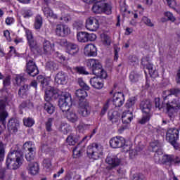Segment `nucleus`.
I'll return each instance as SVG.
<instances>
[{
  "mask_svg": "<svg viewBox=\"0 0 180 180\" xmlns=\"http://www.w3.org/2000/svg\"><path fill=\"white\" fill-rule=\"evenodd\" d=\"M86 65L92 74L96 75V77L90 79L89 82L91 86L95 89H102L103 88V82L99 80L98 78L106 79L108 77V73L102 68V64L98 59H89L86 62Z\"/></svg>",
  "mask_w": 180,
  "mask_h": 180,
  "instance_id": "nucleus-1",
  "label": "nucleus"
},
{
  "mask_svg": "<svg viewBox=\"0 0 180 180\" xmlns=\"http://www.w3.org/2000/svg\"><path fill=\"white\" fill-rule=\"evenodd\" d=\"M25 158L23 152L19 147L11 148L6 159V167L8 169H18L22 167Z\"/></svg>",
  "mask_w": 180,
  "mask_h": 180,
  "instance_id": "nucleus-2",
  "label": "nucleus"
},
{
  "mask_svg": "<svg viewBox=\"0 0 180 180\" xmlns=\"http://www.w3.org/2000/svg\"><path fill=\"white\" fill-rule=\"evenodd\" d=\"M162 148H158L155 151L154 160L157 164H167L172 167V165H179L180 158L174 155H164Z\"/></svg>",
  "mask_w": 180,
  "mask_h": 180,
  "instance_id": "nucleus-3",
  "label": "nucleus"
},
{
  "mask_svg": "<svg viewBox=\"0 0 180 180\" xmlns=\"http://www.w3.org/2000/svg\"><path fill=\"white\" fill-rule=\"evenodd\" d=\"M39 82L41 84L42 89H45L44 99L46 102L51 101V99H57L58 98V90L54 87L49 86V80L44 78L42 75L37 77Z\"/></svg>",
  "mask_w": 180,
  "mask_h": 180,
  "instance_id": "nucleus-4",
  "label": "nucleus"
},
{
  "mask_svg": "<svg viewBox=\"0 0 180 180\" xmlns=\"http://www.w3.org/2000/svg\"><path fill=\"white\" fill-rule=\"evenodd\" d=\"M112 4L105 0L96 1L92 6V12L94 13H105V15H112Z\"/></svg>",
  "mask_w": 180,
  "mask_h": 180,
  "instance_id": "nucleus-5",
  "label": "nucleus"
},
{
  "mask_svg": "<svg viewBox=\"0 0 180 180\" xmlns=\"http://www.w3.org/2000/svg\"><path fill=\"white\" fill-rule=\"evenodd\" d=\"M86 153L89 158H91L92 160H98L99 157L102 155L103 148H102V146L96 143H93L87 147Z\"/></svg>",
  "mask_w": 180,
  "mask_h": 180,
  "instance_id": "nucleus-6",
  "label": "nucleus"
},
{
  "mask_svg": "<svg viewBox=\"0 0 180 180\" xmlns=\"http://www.w3.org/2000/svg\"><path fill=\"white\" fill-rule=\"evenodd\" d=\"M72 105L71 96L70 94H65L61 96L58 100V106L62 110L63 113H66L70 110V108Z\"/></svg>",
  "mask_w": 180,
  "mask_h": 180,
  "instance_id": "nucleus-7",
  "label": "nucleus"
},
{
  "mask_svg": "<svg viewBox=\"0 0 180 180\" xmlns=\"http://www.w3.org/2000/svg\"><path fill=\"white\" fill-rule=\"evenodd\" d=\"M166 109L167 115L170 119L174 117V113L178 112L180 109V102L179 99H173L172 101H168L166 103Z\"/></svg>",
  "mask_w": 180,
  "mask_h": 180,
  "instance_id": "nucleus-8",
  "label": "nucleus"
},
{
  "mask_svg": "<svg viewBox=\"0 0 180 180\" xmlns=\"http://www.w3.org/2000/svg\"><path fill=\"white\" fill-rule=\"evenodd\" d=\"M25 148H27L28 153L25 155V158L28 162H34V155L36 154V148L32 141H27L24 143Z\"/></svg>",
  "mask_w": 180,
  "mask_h": 180,
  "instance_id": "nucleus-9",
  "label": "nucleus"
},
{
  "mask_svg": "<svg viewBox=\"0 0 180 180\" xmlns=\"http://www.w3.org/2000/svg\"><path fill=\"white\" fill-rule=\"evenodd\" d=\"M55 33L58 37H67V36L71 34V29L67 25L58 24L56 25Z\"/></svg>",
  "mask_w": 180,
  "mask_h": 180,
  "instance_id": "nucleus-10",
  "label": "nucleus"
},
{
  "mask_svg": "<svg viewBox=\"0 0 180 180\" xmlns=\"http://www.w3.org/2000/svg\"><path fill=\"white\" fill-rule=\"evenodd\" d=\"M25 34L28 46L31 51H32V53H34V51H36L39 47V46L37 45V41L34 39V37H33V34H32V31L26 30Z\"/></svg>",
  "mask_w": 180,
  "mask_h": 180,
  "instance_id": "nucleus-11",
  "label": "nucleus"
},
{
  "mask_svg": "<svg viewBox=\"0 0 180 180\" xmlns=\"http://www.w3.org/2000/svg\"><path fill=\"white\" fill-rule=\"evenodd\" d=\"M110 146L112 148H122L126 146V139L123 136L112 137L110 140Z\"/></svg>",
  "mask_w": 180,
  "mask_h": 180,
  "instance_id": "nucleus-12",
  "label": "nucleus"
},
{
  "mask_svg": "<svg viewBox=\"0 0 180 180\" xmlns=\"http://www.w3.org/2000/svg\"><path fill=\"white\" fill-rule=\"evenodd\" d=\"M25 71L30 77H36V75H39V69L33 60H30L27 63Z\"/></svg>",
  "mask_w": 180,
  "mask_h": 180,
  "instance_id": "nucleus-13",
  "label": "nucleus"
},
{
  "mask_svg": "<svg viewBox=\"0 0 180 180\" xmlns=\"http://www.w3.org/2000/svg\"><path fill=\"white\" fill-rule=\"evenodd\" d=\"M179 139V131L176 128L169 129L166 134V140L169 143L178 141Z\"/></svg>",
  "mask_w": 180,
  "mask_h": 180,
  "instance_id": "nucleus-14",
  "label": "nucleus"
},
{
  "mask_svg": "<svg viewBox=\"0 0 180 180\" xmlns=\"http://www.w3.org/2000/svg\"><path fill=\"white\" fill-rule=\"evenodd\" d=\"M86 27L91 32H96L99 29V20L94 17H90L86 21Z\"/></svg>",
  "mask_w": 180,
  "mask_h": 180,
  "instance_id": "nucleus-15",
  "label": "nucleus"
},
{
  "mask_svg": "<svg viewBox=\"0 0 180 180\" xmlns=\"http://www.w3.org/2000/svg\"><path fill=\"white\" fill-rule=\"evenodd\" d=\"M92 108L89 105V103L84 102L79 103V114L83 117H88L91 115Z\"/></svg>",
  "mask_w": 180,
  "mask_h": 180,
  "instance_id": "nucleus-16",
  "label": "nucleus"
},
{
  "mask_svg": "<svg viewBox=\"0 0 180 180\" xmlns=\"http://www.w3.org/2000/svg\"><path fill=\"white\" fill-rule=\"evenodd\" d=\"M20 126V122L18 118H11L8 120L7 127L11 133H18V130Z\"/></svg>",
  "mask_w": 180,
  "mask_h": 180,
  "instance_id": "nucleus-17",
  "label": "nucleus"
},
{
  "mask_svg": "<svg viewBox=\"0 0 180 180\" xmlns=\"http://www.w3.org/2000/svg\"><path fill=\"white\" fill-rule=\"evenodd\" d=\"M112 103L115 108H120L124 103V94L122 92L115 93L112 97Z\"/></svg>",
  "mask_w": 180,
  "mask_h": 180,
  "instance_id": "nucleus-18",
  "label": "nucleus"
},
{
  "mask_svg": "<svg viewBox=\"0 0 180 180\" xmlns=\"http://www.w3.org/2000/svg\"><path fill=\"white\" fill-rule=\"evenodd\" d=\"M5 108H6L5 103L0 102V123L4 127H6V117H8V115Z\"/></svg>",
  "mask_w": 180,
  "mask_h": 180,
  "instance_id": "nucleus-19",
  "label": "nucleus"
},
{
  "mask_svg": "<svg viewBox=\"0 0 180 180\" xmlns=\"http://www.w3.org/2000/svg\"><path fill=\"white\" fill-rule=\"evenodd\" d=\"M84 54L87 57H96L98 56L96 46L92 44L86 45L84 47Z\"/></svg>",
  "mask_w": 180,
  "mask_h": 180,
  "instance_id": "nucleus-20",
  "label": "nucleus"
},
{
  "mask_svg": "<svg viewBox=\"0 0 180 180\" xmlns=\"http://www.w3.org/2000/svg\"><path fill=\"white\" fill-rule=\"evenodd\" d=\"M5 159V148L0 146V179H4L6 174V169L2 167V161Z\"/></svg>",
  "mask_w": 180,
  "mask_h": 180,
  "instance_id": "nucleus-21",
  "label": "nucleus"
},
{
  "mask_svg": "<svg viewBox=\"0 0 180 180\" xmlns=\"http://www.w3.org/2000/svg\"><path fill=\"white\" fill-rule=\"evenodd\" d=\"M153 105H151V101L149 100L143 101L140 103V109L143 113L145 114H152L151 108Z\"/></svg>",
  "mask_w": 180,
  "mask_h": 180,
  "instance_id": "nucleus-22",
  "label": "nucleus"
},
{
  "mask_svg": "<svg viewBox=\"0 0 180 180\" xmlns=\"http://www.w3.org/2000/svg\"><path fill=\"white\" fill-rule=\"evenodd\" d=\"M105 162L110 165L111 168H115L120 165L121 160L117 156H108L105 159Z\"/></svg>",
  "mask_w": 180,
  "mask_h": 180,
  "instance_id": "nucleus-23",
  "label": "nucleus"
},
{
  "mask_svg": "<svg viewBox=\"0 0 180 180\" xmlns=\"http://www.w3.org/2000/svg\"><path fill=\"white\" fill-rule=\"evenodd\" d=\"M67 74L64 72H59L55 77V82L58 85H65L67 84Z\"/></svg>",
  "mask_w": 180,
  "mask_h": 180,
  "instance_id": "nucleus-24",
  "label": "nucleus"
},
{
  "mask_svg": "<svg viewBox=\"0 0 180 180\" xmlns=\"http://www.w3.org/2000/svg\"><path fill=\"white\" fill-rule=\"evenodd\" d=\"M27 171L31 175H37L40 171V167L37 162H30L27 167Z\"/></svg>",
  "mask_w": 180,
  "mask_h": 180,
  "instance_id": "nucleus-25",
  "label": "nucleus"
},
{
  "mask_svg": "<svg viewBox=\"0 0 180 180\" xmlns=\"http://www.w3.org/2000/svg\"><path fill=\"white\" fill-rule=\"evenodd\" d=\"M79 51V49L78 48V45L72 42H69L68 46L66 47V51L68 53V54H70V56H75Z\"/></svg>",
  "mask_w": 180,
  "mask_h": 180,
  "instance_id": "nucleus-26",
  "label": "nucleus"
},
{
  "mask_svg": "<svg viewBox=\"0 0 180 180\" xmlns=\"http://www.w3.org/2000/svg\"><path fill=\"white\" fill-rule=\"evenodd\" d=\"M141 65H143L144 68L148 70L150 75H153L155 74V70L153 67V64L148 62V59L147 58H143L141 59Z\"/></svg>",
  "mask_w": 180,
  "mask_h": 180,
  "instance_id": "nucleus-27",
  "label": "nucleus"
},
{
  "mask_svg": "<svg viewBox=\"0 0 180 180\" xmlns=\"http://www.w3.org/2000/svg\"><path fill=\"white\" fill-rule=\"evenodd\" d=\"M69 122L71 123H75L78 122V115L74 110H70L64 114Z\"/></svg>",
  "mask_w": 180,
  "mask_h": 180,
  "instance_id": "nucleus-28",
  "label": "nucleus"
},
{
  "mask_svg": "<svg viewBox=\"0 0 180 180\" xmlns=\"http://www.w3.org/2000/svg\"><path fill=\"white\" fill-rule=\"evenodd\" d=\"M42 11L44 12V14L46 18H52V19H58V17L57 16V14H55L53 12V10L49 7V6H42Z\"/></svg>",
  "mask_w": 180,
  "mask_h": 180,
  "instance_id": "nucleus-29",
  "label": "nucleus"
},
{
  "mask_svg": "<svg viewBox=\"0 0 180 180\" xmlns=\"http://www.w3.org/2000/svg\"><path fill=\"white\" fill-rule=\"evenodd\" d=\"M108 120L112 122V123H117V122L120 120V113L117 111L108 112Z\"/></svg>",
  "mask_w": 180,
  "mask_h": 180,
  "instance_id": "nucleus-30",
  "label": "nucleus"
},
{
  "mask_svg": "<svg viewBox=\"0 0 180 180\" xmlns=\"http://www.w3.org/2000/svg\"><path fill=\"white\" fill-rule=\"evenodd\" d=\"M87 90H84V89H79L76 90L75 91V96L77 97V99H79V102H82L86 96H88V93H86Z\"/></svg>",
  "mask_w": 180,
  "mask_h": 180,
  "instance_id": "nucleus-31",
  "label": "nucleus"
},
{
  "mask_svg": "<svg viewBox=\"0 0 180 180\" xmlns=\"http://www.w3.org/2000/svg\"><path fill=\"white\" fill-rule=\"evenodd\" d=\"M44 109L49 115H53V113L56 112V107H54V105L50 101H46V103H44Z\"/></svg>",
  "mask_w": 180,
  "mask_h": 180,
  "instance_id": "nucleus-32",
  "label": "nucleus"
},
{
  "mask_svg": "<svg viewBox=\"0 0 180 180\" xmlns=\"http://www.w3.org/2000/svg\"><path fill=\"white\" fill-rule=\"evenodd\" d=\"M122 123L124 124H129L133 120V112L127 111V112H123L122 115Z\"/></svg>",
  "mask_w": 180,
  "mask_h": 180,
  "instance_id": "nucleus-33",
  "label": "nucleus"
},
{
  "mask_svg": "<svg viewBox=\"0 0 180 180\" xmlns=\"http://www.w3.org/2000/svg\"><path fill=\"white\" fill-rule=\"evenodd\" d=\"M30 88V86H29V84H23L22 86H21L18 90L19 96H20V98L26 96L27 95V92L29 91Z\"/></svg>",
  "mask_w": 180,
  "mask_h": 180,
  "instance_id": "nucleus-34",
  "label": "nucleus"
},
{
  "mask_svg": "<svg viewBox=\"0 0 180 180\" xmlns=\"http://www.w3.org/2000/svg\"><path fill=\"white\" fill-rule=\"evenodd\" d=\"M54 47V44H51V42L47 39H44L43 41V49L45 54H47V53H50L51 51V49Z\"/></svg>",
  "mask_w": 180,
  "mask_h": 180,
  "instance_id": "nucleus-35",
  "label": "nucleus"
},
{
  "mask_svg": "<svg viewBox=\"0 0 180 180\" xmlns=\"http://www.w3.org/2000/svg\"><path fill=\"white\" fill-rule=\"evenodd\" d=\"M78 41L80 43H86L88 42V32H80L77 34Z\"/></svg>",
  "mask_w": 180,
  "mask_h": 180,
  "instance_id": "nucleus-36",
  "label": "nucleus"
},
{
  "mask_svg": "<svg viewBox=\"0 0 180 180\" xmlns=\"http://www.w3.org/2000/svg\"><path fill=\"white\" fill-rule=\"evenodd\" d=\"M34 105L30 100H26L25 101H22L21 104L19 105V109L20 110H23V109H33Z\"/></svg>",
  "mask_w": 180,
  "mask_h": 180,
  "instance_id": "nucleus-37",
  "label": "nucleus"
},
{
  "mask_svg": "<svg viewBox=\"0 0 180 180\" xmlns=\"http://www.w3.org/2000/svg\"><path fill=\"white\" fill-rule=\"evenodd\" d=\"M79 138V136L75 137V135H74V134H71L66 139V142L69 144V146H75V144H77V143L78 142Z\"/></svg>",
  "mask_w": 180,
  "mask_h": 180,
  "instance_id": "nucleus-38",
  "label": "nucleus"
},
{
  "mask_svg": "<svg viewBox=\"0 0 180 180\" xmlns=\"http://www.w3.org/2000/svg\"><path fill=\"white\" fill-rule=\"evenodd\" d=\"M46 68L50 71H57L58 70V64L53 61H49L46 63Z\"/></svg>",
  "mask_w": 180,
  "mask_h": 180,
  "instance_id": "nucleus-39",
  "label": "nucleus"
},
{
  "mask_svg": "<svg viewBox=\"0 0 180 180\" xmlns=\"http://www.w3.org/2000/svg\"><path fill=\"white\" fill-rule=\"evenodd\" d=\"M140 78H141V75L136 71H132L129 75V79L132 82H139Z\"/></svg>",
  "mask_w": 180,
  "mask_h": 180,
  "instance_id": "nucleus-40",
  "label": "nucleus"
},
{
  "mask_svg": "<svg viewBox=\"0 0 180 180\" xmlns=\"http://www.w3.org/2000/svg\"><path fill=\"white\" fill-rule=\"evenodd\" d=\"M43 25V18H41V15H38L35 18V22H34V28L37 30L41 27Z\"/></svg>",
  "mask_w": 180,
  "mask_h": 180,
  "instance_id": "nucleus-41",
  "label": "nucleus"
},
{
  "mask_svg": "<svg viewBox=\"0 0 180 180\" xmlns=\"http://www.w3.org/2000/svg\"><path fill=\"white\" fill-rule=\"evenodd\" d=\"M15 81L16 85H18V86H20V85H25V81H26V78L22 75H18L16 76Z\"/></svg>",
  "mask_w": 180,
  "mask_h": 180,
  "instance_id": "nucleus-42",
  "label": "nucleus"
},
{
  "mask_svg": "<svg viewBox=\"0 0 180 180\" xmlns=\"http://www.w3.org/2000/svg\"><path fill=\"white\" fill-rule=\"evenodd\" d=\"M77 84L80 86V88H82V89H84V91H89V89H91L89 86H88V84L85 83L83 78L77 79Z\"/></svg>",
  "mask_w": 180,
  "mask_h": 180,
  "instance_id": "nucleus-43",
  "label": "nucleus"
},
{
  "mask_svg": "<svg viewBox=\"0 0 180 180\" xmlns=\"http://www.w3.org/2000/svg\"><path fill=\"white\" fill-rule=\"evenodd\" d=\"M151 116H153V114L143 115L142 118L139 120V123H140V124H146L147 122H150V119H151Z\"/></svg>",
  "mask_w": 180,
  "mask_h": 180,
  "instance_id": "nucleus-44",
  "label": "nucleus"
},
{
  "mask_svg": "<svg viewBox=\"0 0 180 180\" xmlns=\"http://www.w3.org/2000/svg\"><path fill=\"white\" fill-rule=\"evenodd\" d=\"M73 70L77 72V74H82L83 75H88V72L86 71V70L85 69L84 67L82 66H77L73 68Z\"/></svg>",
  "mask_w": 180,
  "mask_h": 180,
  "instance_id": "nucleus-45",
  "label": "nucleus"
},
{
  "mask_svg": "<svg viewBox=\"0 0 180 180\" xmlns=\"http://www.w3.org/2000/svg\"><path fill=\"white\" fill-rule=\"evenodd\" d=\"M90 127H91V124L80 123L77 126V130L78 131H79V133H84L85 130H89Z\"/></svg>",
  "mask_w": 180,
  "mask_h": 180,
  "instance_id": "nucleus-46",
  "label": "nucleus"
},
{
  "mask_svg": "<svg viewBox=\"0 0 180 180\" xmlns=\"http://www.w3.org/2000/svg\"><path fill=\"white\" fill-rule=\"evenodd\" d=\"M22 122L27 127H32L34 124V120L32 117L24 118Z\"/></svg>",
  "mask_w": 180,
  "mask_h": 180,
  "instance_id": "nucleus-47",
  "label": "nucleus"
},
{
  "mask_svg": "<svg viewBox=\"0 0 180 180\" xmlns=\"http://www.w3.org/2000/svg\"><path fill=\"white\" fill-rule=\"evenodd\" d=\"M169 94L165 97V99L167 98H169L171 95H174L175 96H178V95L180 94V89L176 88H172L169 90Z\"/></svg>",
  "mask_w": 180,
  "mask_h": 180,
  "instance_id": "nucleus-48",
  "label": "nucleus"
},
{
  "mask_svg": "<svg viewBox=\"0 0 180 180\" xmlns=\"http://www.w3.org/2000/svg\"><path fill=\"white\" fill-rule=\"evenodd\" d=\"M135 103H136V98L132 97L127 100L125 104V108H127V109H130V108L134 106Z\"/></svg>",
  "mask_w": 180,
  "mask_h": 180,
  "instance_id": "nucleus-49",
  "label": "nucleus"
},
{
  "mask_svg": "<svg viewBox=\"0 0 180 180\" xmlns=\"http://www.w3.org/2000/svg\"><path fill=\"white\" fill-rule=\"evenodd\" d=\"M142 22H143V23L146 25V26H148L149 27H153L154 26V23L151 22V19L148 18V17L143 16L142 18Z\"/></svg>",
  "mask_w": 180,
  "mask_h": 180,
  "instance_id": "nucleus-50",
  "label": "nucleus"
},
{
  "mask_svg": "<svg viewBox=\"0 0 180 180\" xmlns=\"http://www.w3.org/2000/svg\"><path fill=\"white\" fill-rule=\"evenodd\" d=\"M44 167L46 168L48 171H50L51 169V160L50 159H44L43 161Z\"/></svg>",
  "mask_w": 180,
  "mask_h": 180,
  "instance_id": "nucleus-51",
  "label": "nucleus"
},
{
  "mask_svg": "<svg viewBox=\"0 0 180 180\" xmlns=\"http://www.w3.org/2000/svg\"><path fill=\"white\" fill-rule=\"evenodd\" d=\"M52 127H53V119L49 118L47 122L45 123L46 130L47 131H51V130H53V129L51 128Z\"/></svg>",
  "mask_w": 180,
  "mask_h": 180,
  "instance_id": "nucleus-52",
  "label": "nucleus"
},
{
  "mask_svg": "<svg viewBox=\"0 0 180 180\" xmlns=\"http://www.w3.org/2000/svg\"><path fill=\"white\" fill-rule=\"evenodd\" d=\"M58 130L61 131V133H63L64 134H68V133L70 131V129H68L67 124L63 123L60 124V125L58 127Z\"/></svg>",
  "mask_w": 180,
  "mask_h": 180,
  "instance_id": "nucleus-53",
  "label": "nucleus"
},
{
  "mask_svg": "<svg viewBox=\"0 0 180 180\" xmlns=\"http://www.w3.org/2000/svg\"><path fill=\"white\" fill-rule=\"evenodd\" d=\"M155 106L156 109H158V110H161V109L164 108V105L161 103L160 98H155Z\"/></svg>",
  "mask_w": 180,
  "mask_h": 180,
  "instance_id": "nucleus-54",
  "label": "nucleus"
},
{
  "mask_svg": "<svg viewBox=\"0 0 180 180\" xmlns=\"http://www.w3.org/2000/svg\"><path fill=\"white\" fill-rule=\"evenodd\" d=\"M22 15H23V18H25V19H27L33 16V12L32 11V10L26 9L23 11Z\"/></svg>",
  "mask_w": 180,
  "mask_h": 180,
  "instance_id": "nucleus-55",
  "label": "nucleus"
},
{
  "mask_svg": "<svg viewBox=\"0 0 180 180\" xmlns=\"http://www.w3.org/2000/svg\"><path fill=\"white\" fill-rule=\"evenodd\" d=\"M150 146L152 147V151L155 152L158 151V148H161L160 147V143L158 141L152 142L150 143Z\"/></svg>",
  "mask_w": 180,
  "mask_h": 180,
  "instance_id": "nucleus-56",
  "label": "nucleus"
},
{
  "mask_svg": "<svg viewBox=\"0 0 180 180\" xmlns=\"http://www.w3.org/2000/svg\"><path fill=\"white\" fill-rule=\"evenodd\" d=\"M58 44H60V46H61L62 47H65V49H67L68 44H69V41H67V39H60L58 41Z\"/></svg>",
  "mask_w": 180,
  "mask_h": 180,
  "instance_id": "nucleus-57",
  "label": "nucleus"
},
{
  "mask_svg": "<svg viewBox=\"0 0 180 180\" xmlns=\"http://www.w3.org/2000/svg\"><path fill=\"white\" fill-rule=\"evenodd\" d=\"M165 16L167 18L168 20H171V22H175V17H174V15L171 12H166L165 13Z\"/></svg>",
  "mask_w": 180,
  "mask_h": 180,
  "instance_id": "nucleus-58",
  "label": "nucleus"
},
{
  "mask_svg": "<svg viewBox=\"0 0 180 180\" xmlns=\"http://www.w3.org/2000/svg\"><path fill=\"white\" fill-rule=\"evenodd\" d=\"M96 40V34L87 33V41H95Z\"/></svg>",
  "mask_w": 180,
  "mask_h": 180,
  "instance_id": "nucleus-59",
  "label": "nucleus"
},
{
  "mask_svg": "<svg viewBox=\"0 0 180 180\" xmlns=\"http://www.w3.org/2000/svg\"><path fill=\"white\" fill-rule=\"evenodd\" d=\"M108 109H109V102L107 101L104 104V105H103V108L101 110V115L102 116H103V115H105L106 113V112H108Z\"/></svg>",
  "mask_w": 180,
  "mask_h": 180,
  "instance_id": "nucleus-60",
  "label": "nucleus"
},
{
  "mask_svg": "<svg viewBox=\"0 0 180 180\" xmlns=\"http://www.w3.org/2000/svg\"><path fill=\"white\" fill-rule=\"evenodd\" d=\"M103 41L104 44H106V46L110 45V38L106 34L103 35Z\"/></svg>",
  "mask_w": 180,
  "mask_h": 180,
  "instance_id": "nucleus-61",
  "label": "nucleus"
},
{
  "mask_svg": "<svg viewBox=\"0 0 180 180\" xmlns=\"http://www.w3.org/2000/svg\"><path fill=\"white\" fill-rule=\"evenodd\" d=\"M4 86H9L11 85V76H7L3 82Z\"/></svg>",
  "mask_w": 180,
  "mask_h": 180,
  "instance_id": "nucleus-62",
  "label": "nucleus"
},
{
  "mask_svg": "<svg viewBox=\"0 0 180 180\" xmlns=\"http://www.w3.org/2000/svg\"><path fill=\"white\" fill-rule=\"evenodd\" d=\"M170 144L174 147L175 150H179L180 143L177 142V141H174L173 142H170Z\"/></svg>",
  "mask_w": 180,
  "mask_h": 180,
  "instance_id": "nucleus-63",
  "label": "nucleus"
},
{
  "mask_svg": "<svg viewBox=\"0 0 180 180\" xmlns=\"http://www.w3.org/2000/svg\"><path fill=\"white\" fill-rule=\"evenodd\" d=\"M167 5L169 8H174L175 7V1L173 0H166Z\"/></svg>",
  "mask_w": 180,
  "mask_h": 180,
  "instance_id": "nucleus-64",
  "label": "nucleus"
}]
</instances>
